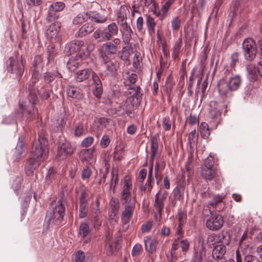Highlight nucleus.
Here are the masks:
<instances>
[{
    "instance_id": "obj_1",
    "label": "nucleus",
    "mask_w": 262,
    "mask_h": 262,
    "mask_svg": "<svg viewBox=\"0 0 262 262\" xmlns=\"http://www.w3.org/2000/svg\"><path fill=\"white\" fill-rule=\"evenodd\" d=\"M49 149L45 138L39 136L38 139L33 145L31 157L25 166L26 174L32 175L35 169L40 165L48 156Z\"/></svg>"
},
{
    "instance_id": "obj_2",
    "label": "nucleus",
    "mask_w": 262,
    "mask_h": 262,
    "mask_svg": "<svg viewBox=\"0 0 262 262\" xmlns=\"http://www.w3.org/2000/svg\"><path fill=\"white\" fill-rule=\"evenodd\" d=\"M64 214V204L63 201L60 199L56 205L53 202L50 205L45 217V222L48 226L59 225L63 221Z\"/></svg>"
},
{
    "instance_id": "obj_3",
    "label": "nucleus",
    "mask_w": 262,
    "mask_h": 262,
    "mask_svg": "<svg viewBox=\"0 0 262 262\" xmlns=\"http://www.w3.org/2000/svg\"><path fill=\"white\" fill-rule=\"evenodd\" d=\"M241 82V78L238 75L231 76L227 80H220L217 84L220 95L223 97L231 96V92L237 90L240 86Z\"/></svg>"
},
{
    "instance_id": "obj_4",
    "label": "nucleus",
    "mask_w": 262,
    "mask_h": 262,
    "mask_svg": "<svg viewBox=\"0 0 262 262\" xmlns=\"http://www.w3.org/2000/svg\"><path fill=\"white\" fill-rule=\"evenodd\" d=\"M133 184L130 178L125 176L123 182L120 200L123 205H135L136 195L133 192Z\"/></svg>"
},
{
    "instance_id": "obj_5",
    "label": "nucleus",
    "mask_w": 262,
    "mask_h": 262,
    "mask_svg": "<svg viewBox=\"0 0 262 262\" xmlns=\"http://www.w3.org/2000/svg\"><path fill=\"white\" fill-rule=\"evenodd\" d=\"M37 100V95L31 93L29 94V98L24 104H19L20 107L23 109V115L25 116L29 115L27 119L31 120L33 118V116L37 113L36 109H34V105Z\"/></svg>"
},
{
    "instance_id": "obj_6",
    "label": "nucleus",
    "mask_w": 262,
    "mask_h": 262,
    "mask_svg": "<svg viewBox=\"0 0 262 262\" xmlns=\"http://www.w3.org/2000/svg\"><path fill=\"white\" fill-rule=\"evenodd\" d=\"M243 54L245 59L248 61L253 60L257 53L255 42L250 38L245 39L243 42Z\"/></svg>"
},
{
    "instance_id": "obj_7",
    "label": "nucleus",
    "mask_w": 262,
    "mask_h": 262,
    "mask_svg": "<svg viewBox=\"0 0 262 262\" xmlns=\"http://www.w3.org/2000/svg\"><path fill=\"white\" fill-rule=\"evenodd\" d=\"M211 216L206 221V227L208 229L213 231L219 230L223 225L224 221L223 216L217 213L210 212Z\"/></svg>"
},
{
    "instance_id": "obj_8",
    "label": "nucleus",
    "mask_w": 262,
    "mask_h": 262,
    "mask_svg": "<svg viewBox=\"0 0 262 262\" xmlns=\"http://www.w3.org/2000/svg\"><path fill=\"white\" fill-rule=\"evenodd\" d=\"M121 43V40L119 38H115L112 41L106 42L101 47V55L115 54Z\"/></svg>"
},
{
    "instance_id": "obj_9",
    "label": "nucleus",
    "mask_w": 262,
    "mask_h": 262,
    "mask_svg": "<svg viewBox=\"0 0 262 262\" xmlns=\"http://www.w3.org/2000/svg\"><path fill=\"white\" fill-rule=\"evenodd\" d=\"M75 150V146L74 145L65 141L58 146L57 157L60 159H64L68 155L72 154Z\"/></svg>"
},
{
    "instance_id": "obj_10",
    "label": "nucleus",
    "mask_w": 262,
    "mask_h": 262,
    "mask_svg": "<svg viewBox=\"0 0 262 262\" xmlns=\"http://www.w3.org/2000/svg\"><path fill=\"white\" fill-rule=\"evenodd\" d=\"M167 196V192L166 191L160 190L155 195V200L154 207L157 213L161 215L164 208V202Z\"/></svg>"
},
{
    "instance_id": "obj_11",
    "label": "nucleus",
    "mask_w": 262,
    "mask_h": 262,
    "mask_svg": "<svg viewBox=\"0 0 262 262\" xmlns=\"http://www.w3.org/2000/svg\"><path fill=\"white\" fill-rule=\"evenodd\" d=\"M88 193L85 189H82L79 198V217H85L88 212Z\"/></svg>"
},
{
    "instance_id": "obj_12",
    "label": "nucleus",
    "mask_w": 262,
    "mask_h": 262,
    "mask_svg": "<svg viewBox=\"0 0 262 262\" xmlns=\"http://www.w3.org/2000/svg\"><path fill=\"white\" fill-rule=\"evenodd\" d=\"M103 62L105 64V74L107 75H113L115 74L118 63L117 62L110 59L109 57L106 55H102Z\"/></svg>"
},
{
    "instance_id": "obj_13",
    "label": "nucleus",
    "mask_w": 262,
    "mask_h": 262,
    "mask_svg": "<svg viewBox=\"0 0 262 262\" xmlns=\"http://www.w3.org/2000/svg\"><path fill=\"white\" fill-rule=\"evenodd\" d=\"M60 27V23L58 21L50 25L46 32L47 37L52 40H58Z\"/></svg>"
},
{
    "instance_id": "obj_14",
    "label": "nucleus",
    "mask_w": 262,
    "mask_h": 262,
    "mask_svg": "<svg viewBox=\"0 0 262 262\" xmlns=\"http://www.w3.org/2000/svg\"><path fill=\"white\" fill-rule=\"evenodd\" d=\"M225 196L223 194H219L212 195L211 199L208 201L207 206L210 212H212L214 209L218 211L221 210V208H218V206L222 203Z\"/></svg>"
},
{
    "instance_id": "obj_15",
    "label": "nucleus",
    "mask_w": 262,
    "mask_h": 262,
    "mask_svg": "<svg viewBox=\"0 0 262 262\" xmlns=\"http://www.w3.org/2000/svg\"><path fill=\"white\" fill-rule=\"evenodd\" d=\"M82 45V40H74L68 43L66 45L64 51L67 55H70L78 51L79 54L78 55H80V49Z\"/></svg>"
},
{
    "instance_id": "obj_16",
    "label": "nucleus",
    "mask_w": 262,
    "mask_h": 262,
    "mask_svg": "<svg viewBox=\"0 0 262 262\" xmlns=\"http://www.w3.org/2000/svg\"><path fill=\"white\" fill-rule=\"evenodd\" d=\"M226 252V248L223 245H217L214 247L212 250V257L216 262L224 261L226 259L224 255Z\"/></svg>"
},
{
    "instance_id": "obj_17",
    "label": "nucleus",
    "mask_w": 262,
    "mask_h": 262,
    "mask_svg": "<svg viewBox=\"0 0 262 262\" xmlns=\"http://www.w3.org/2000/svg\"><path fill=\"white\" fill-rule=\"evenodd\" d=\"M120 27L122 41L125 45H128L130 43L133 34L132 29L128 24L122 25Z\"/></svg>"
},
{
    "instance_id": "obj_18",
    "label": "nucleus",
    "mask_w": 262,
    "mask_h": 262,
    "mask_svg": "<svg viewBox=\"0 0 262 262\" xmlns=\"http://www.w3.org/2000/svg\"><path fill=\"white\" fill-rule=\"evenodd\" d=\"M92 79L93 80L95 89L93 90V93L97 98H100L102 93V85L101 81L95 73H92Z\"/></svg>"
},
{
    "instance_id": "obj_19",
    "label": "nucleus",
    "mask_w": 262,
    "mask_h": 262,
    "mask_svg": "<svg viewBox=\"0 0 262 262\" xmlns=\"http://www.w3.org/2000/svg\"><path fill=\"white\" fill-rule=\"evenodd\" d=\"M124 210L122 213L121 219L124 224H127L133 215L135 205H124Z\"/></svg>"
},
{
    "instance_id": "obj_20",
    "label": "nucleus",
    "mask_w": 262,
    "mask_h": 262,
    "mask_svg": "<svg viewBox=\"0 0 262 262\" xmlns=\"http://www.w3.org/2000/svg\"><path fill=\"white\" fill-rule=\"evenodd\" d=\"M152 165L149 168L148 175L147 180L146 181L145 186H142L140 187V190L141 191H144V192H150L153 187V185L155 184L154 179L152 176Z\"/></svg>"
},
{
    "instance_id": "obj_21",
    "label": "nucleus",
    "mask_w": 262,
    "mask_h": 262,
    "mask_svg": "<svg viewBox=\"0 0 262 262\" xmlns=\"http://www.w3.org/2000/svg\"><path fill=\"white\" fill-rule=\"evenodd\" d=\"M145 249L150 253H154L156 251L158 241L150 236H146L144 239Z\"/></svg>"
},
{
    "instance_id": "obj_22",
    "label": "nucleus",
    "mask_w": 262,
    "mask_h": 262,
    "mask_svg": "<svg viewBox=\"0 0 262 262\" xmlns=\"http://www.w3.org/2000/svg\"><path fill=\"white\" fill-rule=\"evenodd\" d=\"M92 37L97 42H102L110 40L105 29L98 28L93 34Z\"/></svg>"
},
{
    "instance_id": "obj_23",
    "label": "nucleus",
    "mask_w": 262,
    "mask_h": 262,
    "mask_svg": "<svg viewBox=\"0 0 262 262\" xmlns=\"http://www.w3.org/2000/svg\"><path fill=\"white\" fill-rule=\"evenodd\" d=\"M209 116L212 119H216L221 115V107L219 103L216 101H211L210 103Z\"/></svg>"
},
{
    "instance_id": "obj_24",
    "label": "nucleus",
    "mask_w": 262,
    "mask_h": 262,
    "mask_svg": "<svg viewBox=\"0 0 262 262\" xmlns=\"http://www.w3.org/2000/svg\"><path fill=\"white\" fill-rule=\"evenodd\" d=\"M82 61V57L80 55H76L74 57L69 59L67 62V68L71 71H74L80 66Z\"/></svg>"
},
{
    "instance_id": "obj_25",
    "label": "nucleus",
    "mask_w": 262,
    "mask_h": 262,
    "mask_svg": "<svg viewBox=\"0 0 262 262\" xmlns=\"http://www.w3.org/2000/svg\"><path fill=\"white\" fill-rule=\"evenodd\" d=\"M108 123V120L104 117L97 118L95 120L94 125L99 132L96 134V137L98 138L99 137L101 132L107 126Z\"/></svg>"
},
{
    "instance_id": "obj_26",
    "label": "nucleus",
    "mask_w": 262,
    "mask_h": 262,
    "mask_svg": "<svg viewBox=\"0 0 262 262\" xmlns=\"http://www.w3.org/2000/svg\"><path fill=\"white\" fill-rule=\"evenodd\" d=\"M67 92L68 96L71 98L81 99L83 97L82 91L78 87L69 86L67 89Z\"/></svg>"
},
{
    "instance_id": "obj_27",
    "label": "nucleus",
    "mask_w": 262,
    "mask_h": 262,
    "mask_svg": "<svg viewBox=\"0 0 262 262\" xmlns=\"http://www.w3.org/2000/svg\"><path fill=\"white\" fill-rule=\"evenodd\" d=\"M94 30V27L93 24L92 23H86L79 29L77 33V35L78 37H82L93 32Z\"/></svg>"
},
{
    "instance_id": "obj_28",
    "label": "nucleus",
    "mask_w": 262,
    "mask_h": 262,
    "mask_svg": "<svg viewBox=\"0 0 262 262\" xmlns=\"http://www.w3.org/2000/svg\"><path fill=\"white\" fill-rule=\"evenodd\" d=\"M247 75L250 81H255L258 76L257 67L252 64H248L246 67Z\"/></svg>"
},
{
    "instance_id": "obj_29",
    "label": "nucleus",
    "mask_w": 262,
    "mask_h": 262,
    "mask_svg": "<svg viewBox=\"0 0 262 262\" xmlns=\"http://www.w3.org/2000/svg\"><path fill=\"white\" fill-rule=\"evenodd\" d=\"M88 17L91 20L97 23H103L107 19L106 17L100 15L96 12L90 11L86 13Z\"/></svg>"
},
{
    "instance_id": "obj_30",
    "label": "nucleus",
    "mask_w": 262,
    "mask_h": 262,
    "mask_svg": "<svg viewBox=\"0 0 262 262\" xmlns=\"http://www.w3.org/2000/svg\"><path fill=\"white\" fill-rule=\"evenodd\" d=\"M91 74V70L89 69H84L78 71L75 74V79L78 82H82L87 79Z\"/></svg>"
},
{
    "instance_id": "obj_31",
    "label": "nucleus",
    "mask_w": 262,
    "mask_h": 262,
    "mask_svg": "<svg viewBox=\"0 0 262 262\" xmlns=\"http://www.w3.org/2000/svg\"><path fill=\"white\" fill-rule=\"evenodd\" d=\"M95 45L93 43L85 44L83 41V45L80 49V55L82 57V54L84 56H88L94 50Z\"/></svg>"
},
{
    "instance_id": "obj_32",
    "label": "nucleus",
    "mask_w": 262,
    "mask_h": 262,
    "mask_svg": "<svg viewBox=\"0 0 262 262\" xmlns=\"http://www.w3.org/2000/svg\"><path fill=\"white\" fill-rule=\"evenodd\" d=\"M205 256V249L203 247H202L198 251L193 254L191 262H202Z\"/></svg>"
},
{
    "instance_id": "obj_33",
    "label": "nucleus",
    "mask_w": 262,
    "mask_h": 262,
    "mask_svg": "<svg viewBox=\"0 0 262 262\" xmlns=\"http://www.w3.org/2000/svg\"><path fill=\"white\" fill-rule=\"evenodd\" d=\"M110 39L113 36H116L118 33V27L115 23H112L104 28Z\"/></svg>"
},
{
    "instance_id": "obj_34",
    "label": "nucleus",
    "mask_w": 262,
    "mask_h": 262,
    "mask_svg": "<svg viewBox=\"0 0 262 262\" xmlns=\"http://www.w3.org/2000/svg\"><path fill=\"white\" fill-rule=\"evenodd\" d=\"M201 174L202 177L207 180H211L215 174V171L213 169H209L205 166L201 167Z\"/></svg>"
},
{
    "instance_id": "obj_35",
    "label": "nucleus",
    "mask_w": 262,
    "mask_h": 262,
    "mask_svg": "<svg viewBox=\"0 0 262 262\" xmlns=\"http://www.w3.org/2000/svg\"><path fill=\"white\" fill-rule=\"evenodd\" d=\"M199 131L202 138L206 139L210 136L208 125L206 122H202L199 126Z\"/></svg>"
},
{
    "instance_id": "obj_36",
    "label": "nucleus",
    "mask_w": 262,
    "mask_h": 262,
    "mask_svg": "<svg viewBox=\"0 0 262 262\" xmlns=\"http://www.w3.org/2000/svg\"><path fill=\"white\" fill-rule=\"evenodd\" d=\"M146 24L150 33H155L156 22L153 17L150 15H147L146 18Z\"/></svg>"
},
{
    "instance_id": "obj_37",
    "label": "nucleus",
    "mask_w": 262,
    "mask_h": 262,
    "mask_svg": "<svg viewBox=\"0 0 262 262\" xmlns=\"http://www.w3.org/2000/svg\"><path fill=\"white\" fill-rule=\"evenodd\" d=\"M185 191L183 186L179 185L177 186L173 191V194L176 199L180 200L183 199Z\"/></svg>"
},
{
    "instance_id": "obj_38",
    "label": "nucleus",
    "mask_w": 262,
    "mask_h": 262,
    "mask_svg": "<svg viewBox=\"0 0 262 262\" xmlns=\"http://www.w3.org/2000/svg\"><path fill=\"white\" fill-rule=\"evenodd\" d=\"M110 205L114 215H116L119 209V202L118 199L112 198L110 202Z\"/></svg>"
},
{
    "instance_id": "obj_39",
    "label": "nucleus",
    "mask_w": 262,
    "mask_h": 262,
    "mask_svg": "<svg viewBox=\"0 0 262 262\" xmlns=\"http://www.w3.org/2000/svg\"><path fill=\"white\" fill-rule=\"evenodd\" d=\"M151 144V160L152 162H153L154 159L155 158V157L156 156L157 153V149L158 148V144L157 140L156 138L152 137L150 141Z\"/></svg>"
},
{
    "instance_id": "obj_40",
    "label": "nucleus",
    "mask_w": 262,
    "mask_h": 262,
    "mask_svg": "<svg viewBox=\"0 0 262 262\" xmlns=\"http://www.w3.org/2000/svg\"><path fill=\"white\" fill-rule=\"evenodd\" d=\"M106 244L105 245V249L106 251V253L107 255L111 256L113 253V251L114 249V247L115 246V244L114 243H112L110 242V237L107 235L106 237Z\"/></svg>"
},
{
    "instance_id": "obj_41",
    "label": "nucleus",
    "mask_w": 262,
    "mask_h": 262,
    "mask_svg": "<svg viewBox=\"0 0 262 262\" xmlns=\"http://www.w3.org/2000/svg\"><path fill=\"white\" fill-rule=\"evenodd\" d=\"M86 130L84 128V125L82 123H78L76 125L74 130V135L79 137L85 134Z\"/></svg>"
},
{
    "instance_id": "obj_42",
    "label": "nucleus",
    "mask_w": 262,
    "mask_h": 262,
    "mask_svg": "<svg viewBox=\"0 0 262 262\" xmlns=\"http://www.w3.org/2000/svg\"><path fill=\"white\" fill-rule=\"evenodd\" d=\"M51 10L55 12H60L63 10L65 7V4L62 2H56L52 3L50 6Z\"/></svg>"
},
{
    "instance_id": "obj_43",
    "label": "nucleus",
    "mask_w": 262,
    "mask_h": 262,
    "mask_svg": "<svg viewBox=\"0 0 262 262\" xmlns=\"http://www.w3.org/2000/svg\"><path fill=\"white\" fill-rule=\"evenodd\" d=\"M165 167V162L162 160L159 159L157 162L155 166V176L157 177L158 175L160 174L161 171L163 170Z\"/></svg>"
},
{
    "instance_id": "obj_44",
    "label": "nucleus",
    "mask_w": 262,
    "mask_h": 262,
    "mask_svg": "<svg viewBox=\"0 0 262 262\" xmlns=\"http://www.w3.org/2000/svg\"><path fill=\"white\" fill-rule=\"evenodd\" d=\"M90 232L88 225L86 223L81 224L79 229V233L83 237L89 236Z\"/></svg>"
},
{
    "instance_id": "obj_45",
    "label": "nucleus",
    "mask_w": 262,
    "mask_h": 262,
    "mask_svg": "<svg viewBox=\"0 0 262 262\" xmlns=\"http://www.w3.org/2000/svg\"><path fill=\"white\" fill-rule=\"evenodd\" d=\"M61 77V75L57 72L54 73L47 72L44 76L45 80L47 83L52 82L56 77Z\"/></svg>"
},
{
    "instance_id": "obj_46",
    "label": "nucleus",
    "mask_w": 262,
    "mask_h": 262,
    "mask_svg": "<svg viewBox=\"0 0 262 262\" xmlns=\"http://www.w3.org/2000/svg\"><path fill=\"white\" fill-rule=\"evenodd\" d=\"M97 210L94 213V224L95 226H99L100 225V211L99 208V202L96 200Z\"/></svg>"
},
{
    "instance_id": "obj_47",
    "label": "nucleus",
    "mask_w": 262,
    "mask_h": 262,
    "mask_svg": "<svg viewBox=\"0 0 262 262\" xmlns=\"http://www.w3.org/2000/svg\"><path fill=\"white\" fill-rule=\"evenodd\" d=\"M140 87L137 86L136 88H130L129 92V94L132 95V97H133V99L136 98L138 102L140 101Z\"/></svg>"
},
{
    "instance_id": "obj_48",
    "label": "nucleus",
    "mask_w": 262,
    "mask_h": 262,
    "mask_svg": "<svg viewBox=\"0 0 262 262\" xmlns=\"http://www.w3.org/2000/svg\"><path fill=\"white\" fill-rule=\"evenodd\" d=\"M179 241L182 251L183 252H187L189 249L190 243L189 241L186 239L183 238L179 239Z\"/></svg>"
},
{
    "instance_id": "obj_49",
    "label": "nucleus",
    "mask_w": 262,
    "mask_h": 262,
    "mask_svg": "<svg viewBox=\"0 0 262 262\" xmlns=\"http://www.w3.org/2000/svg\"><path fill=\"white\" fill-rule=\"evenodd\" d=\"M171 27L173 31H177L181 27V20L178 17H174L171 20Z\"/></svg>"
},
{
    "instance_id": "obj_50",
    "label": "nucleus",
    "mask_w": 262,
    "mask_h": 262,
    "mask_svg": "<svg viewBox=\"0 0 262 262\" xmlns=\"http://www.w3.org/2000/svg\"><path fill=\"white\" fill-rule=\"evenodd\" d=\"M56 12L51 10L49 7L48 14L47 15V20L49 21H52L58 18V15L56 13Z\"/></svg>"
},
{
    "instance_id": "obj_51",
    "label": "nucleus",
    "mask_w": 262,
    "mask_h": 262,
    "mask_svg": "<svg viewBox=\"0 0 262 262\" xmlns=\"http://www.w3.org/2000/svg\"><path fill=\"white\" fill-rule=\"evenodd\" d=\"M162 127L165 130H169L171 127V121L169 117H164L162 121Z\"/></svg>"
},
{
    "instance_id": "obj_52",
    "label": "nucleus",
    "mask_w": 262,
    "mask_h": 262,
    "mask_svg": "<svg viewBox=\"0 0 262 262\" xmlns=\"http://www.w3.org/2000/svg\"><path fill=\"white\" fill-rule=\"evenodd\" d=\"M117 20V23L120 26L122 25L127 24L126 21V16L125 14H124V13L122 12H120L118 13Z\"/></svg>"
},
{
    "instance_id": "obj_53",
    "label": "nucleus",
    "mask_w": 262,
    "mask_h": 262,
    "mask_svg": "<svg viewBox=\"0 0 262 262\" xmlns=\"http://www.w3.org/2000/svg\"><path fill=\"white\" fill-rule=\"evenodd\" d=\"M94 140V138L90 136L85 138L81 142V146L83 147H88L93 144Z\"/></svg>"
},
{
    "instance_id": "obj_54",
    "label": "nucleus",
    "mask_w": 262,
    "mask_h": 262,
    "mask_svg": "<svg viewBox=\"0 0 262 262\" xmlns=\"http://www.w3.org/2000/svg\"><path fill=\"white\" fill-rule=\"evenodd\" d=\"M192 161V156L191 155L188 157V161L186 164V169L188 176H190L192 173V166L191 163Z\"/></svg>"
},
{
    "instance_id": "obj_55",
    "label": "nucleus",
    "mask_w": 262,
    "mask_h": 262,
    "mask_svg": "<svg viewBox=\"0 0 262 262\" xmlns=\"http://www.w3.org/2000/svg\"><path fill=\"white\" fill-rule=\"evenodd\" d=\"M118 176L117 174L116 175H115L114 172L113 171L111 173V179H110V184L109 186H108V189L109 190L111 189V188L113 187V181L114 182V184H115L114 186V187L115 188L116 187V184L118 183Z\"/></svg>"
},
{
    "instance_id": "obj_56",
    "label": "nucleus",
    "mask_w": 262,
    "mask_h": 262,
    "mask_svg": "<svg viewBox=\"0 0 262 262\" xmlns=\"http://www.w3.org/2000/svg\"><path fill=\"white\" fill-rule=\"evenodd\" d=\"M214 165V160L212 157H207L204 161V164L202 166H206L209 169H213V166Z\"/></svg>"
},
{
    "instance_id": "obj_57",
    "label": "nucleus",
    "mask_w": 262,
    "mask_h": 262,
    "mask_svg": "<svg viewBox=\"0 0 262 262\" xmlns=\"http://www.w3.org/2000/svg\"><path fill=\"white\" fill-rule=\"evenodd\" d=\"M239 55L237 53H234L231 56L230 66L231 68H234L238 62Z\"/></svg>"
},
{
    "instance_id": "obj_58",
    "label": "nucleus",
    "mask_w": 262,
    "mask_h": 262,
    "mask_svg": "<svg viewBox=\"0 0 262 262\" xmlns=\"http://www.w3.org/2000/svg\"><path fill=\"white\" fill-rule=\"evenodd\" d=\"M110 143V139L107 135H103L100 141V146L103 148L106 147Z\"/></svg>"
},
{
    "instance_id": "obj_59",
    "label": "nucleus",
    "mask_w": 262,
    "mask_h": 262,
    "mask_svg": "<svg viewBox=\"0 0 262 262\" xmlns=\"http://www.w3.org/2000/svg\"><path fill=\"white\" fill-rule=\"evenodd\" d=\"M198 139V135L196 134L195 129L192 130L189 136H188V140L191 144L194 143L196 142Z\"/></svg>"
},
{
    "instance_id": "obj_60",
    "label": "nucleus",
    "mask_w": 262,
    "mask_h": 262,
    "mask_svg": "<svg viewBox=\"0 0 262 262\" xmlns=\"http://www.w3.org/2000/svg\"><path fill=\"white\" fill-rule=\"evenodd\" d=\"M142 246L140 244H137L135 245L133 248L132 251V255L133 256H138L142 250Z\"/></svg>"
},
{
    "instance_id": "obj_61",
    "label": "nucleus",
    "mask_w": 262,
    "mask_h": 262,
    "mask_svg": "<svg viewBox=\"0 0 262 262\" xmlns=\"http://www.w3.org/2000/svg\"><path fill=\"white\" fill-rule=\"evenodd\" d=\"M244 262H260V259L256 256L247 255L245 256Z\"/></svg>"
},
{
    "instance_id": "obj_62",
    "label": "nucleus",
    "mask_w": 262,
    "mask_h": 262,
    "mask_svg": "<svg viewBox=\"0 0 262 262\" xmlns=\"http://www.w3.org/2000/svg\"><path fill=\"white\" fill-rule=\"evenodd\" d=\"M141 59L140 57L139 53H136L133 59V66L136 69H138L140 67V63Z\"/></svg>"
},
{
    "instance_id": "obj_63",
    "label": "nucleus",
    "mask_w": 262,
    "mask_h": 262,
    "mask_svg": "<svg viewBox=\"0 0 262 262\" xmlns=\"http://www.w3.org/2000/svg\"><path fill=\"white\" fill-rule=\"evenodd\" d=\"M38 93L41 96L42 99H46L50 97L49 91L44 88H41L39 90H38Z\"/></svg>"
},
{
    "instance_id": "obj_64",
    "label": "nucleus",
    "mask_w": 262,
    "mask_h": 262,
    "mask_svg": "<svg viewBox=\"0 0 262 262\" xmlns=\"http://www.w3.org/2000/svg\"><path fill=\"white\" fill-rule=\"evenodd\" d=\"M85 258V255L83 252L78 251L75 254V261L76 262H82Z\"/></svg>"
}]
</instances>
